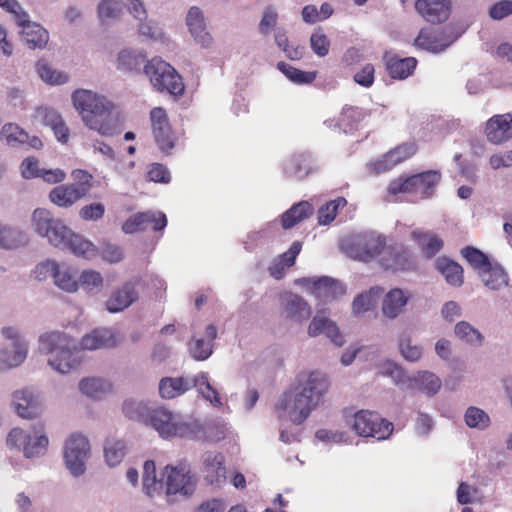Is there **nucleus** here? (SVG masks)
<instances>
[{"instance_id":"nucleus-34","label":"nucleus","mask_w":512,"mask_h":512,"mask_svg":"<svg viewBox=\"0 0 512 512\" xmlns=\"http://www.w3.org/2000/svg\"><path fill=\"white\" fill-rule=\"evenodd\" d=\"M82 199V196L69 184L54 187L49 193V200L61 208H69Z\"/></svg>"},{"instance_id":"nucleus-59","label":"nucleus","mask_w":512,"mask_h":512,"mask_svg":"<svg viewBox=\"0 0 512 512\" xmlns=\"http://www.w3.org/2000/svg\"><path fill=\"white\" fill-rule=\"evenodd\" d=\"M147 178L155 183L168 184L171 181V174L164 164L152 163L148 167Z\"/></svg>"},{"instance_id":"nucleus-57","label":"nucleus","mask_w":512,"mask_h":512,"mask_svg":"<svg viewBox=\"0 0 512 512\" xmlns=\"http://www.w3.org/2000/svg\"><path fill=\"white\" fill-rule=\"evenodd\" d=\"M123 412L130 419L145 422V418L149 411L144 403L127 400L123 404Z\"/></svg>"},{"instance_id":"nucleus-19","label":"nucleus","mask_w":512,"mask_h":512,"mask_svg":"<svg viewBox=\"0 0 512 512\" xmlns=\"http://www.w3.org/2000/svg\"><path fill=\"white\" fill-rule=\"evenodd\" d=\"M138 281H127L113 291L106 301V309L111 313H117L131 306L138 299Z\"/></svg>"},{"instance_id":"nucleus-3","label":"nucleus","mask_w":512,"mask_h":512,"mask_svg":"<svg viewBox=\"0 0 512 512\" xmlns=\"http://www.w3.org/2000/svg\"><path fill=\"white\" fill-rule=\"evenodd\" d=\"M39 351L49 355V365L62 374L70 372L80 364L75 342L60 332H47L41 335Z\"/></svg>"},{"instance_id":"nucleus-47","label":"nucleus","mask_w":512,"mask_h":512,"mask_svg":"<svg viewBox=\"0 0 512 512\" xmlns=\"http://www.w3.org/2000/svg\"><path fill=\"white\" fill-rule=\"evenodd\" d=\"M161 489V480H157L156 465L153 460H147L144 463L143 472V491L149 497L158 494Z\"/></svg>"},{"instance_id":"nucleus-48","label":"nucleus","mask_w":512,"mask_h":512,"mask_svg":"<svg viewBox=\"0 0 512 512\" xmlns=\"http://www.w3.org/2000/svg\"><path fill=\"white\" fill-rule=\"evenodd\" d=\"M278 70H280L289 80L296 84H309L312 83L316 77L317 72H306L298 68H295L283 61L277 64Z\"/></svg>"},{"instance_id":"nucleus-33","label":"nucleus","mask_w":512,"mask_h":512,"mask_svg":"<svg viewBox=\"0 0 512 512\" xmlns=\"http://www.w3.org/2000/svg\"><path fill=\"white\" fill-rule=\"evenodd\" d=\"M407 301L408 298L401 289L390 290L385 295L382 303L383 315L390 319L396 318L403 311Z\"/></svg>"},{"instance_id":"nucleus-23","label":"nucleus","mask_w":512,"mask_h":512,"mask_svg":"<svg viewBox=\"0 0 512 512\" xmlns=\"http://www.w3.org/2000/svg\"><path fill=\"white\" fill-rule=\"evenodd\" d=\"M410 236L426 259L434 258L444 248V240L431 230L415 229Z\"/></svg>"},{"instance_id":"nucleus-32","label":"nucleus","mask_w":512,"mask_h":512,"mask_svg":"<svg viewBox=\"0 0 512 512\" xmlns=\"http://www.w3.org/2000/svg\"><path fill=\"white\" fill-rule=\"evenodd\" d=\"M312 214V205L308 201H300L282 214L281 225L285 230L290 229Z\"/></svg>"},{"instance_id":"nucleus-5","label":"nucleus","mask_w":512,"mask_h":512,"mask_svg":"<svg viewBox=\"0 0 512 512\" xmlns=\"http://www.w3.org/2000/svg\"><path fill=\"white\" fill-rule=\"evenodd\" d=\"M145 423L153 427L164 439L194 438L201 430L198 423L182 421L164 408L149 411Z\"/></svg>"},{"instance_id":"nucleus-50","label":"nucleus","mask_w":512,"mask_h":512,"mask_svg":"<svg viewBox=\"0 0 512 512\" xmlns=\"http://www.w3.org/2000/svg\"><path fill=\"white\" fill-rule=\"evenodd\" d=\"M464 419L468 427L478 430L486 429L491 423L489 415L484 410L475 406L468 407Z\"/></svg>"},{"instance_id":"nucleus-2","label":"nucleus","mask_w":512,"mask_h":512,"mask_svg":"<svg viewBox=\"0 0 512 512\" xmlns=\"http://www.w3.org/2000/svg\"><path fill=\"white\" fill-rule=\"evenodd\" d=\"M72 102L83 123L102 136L116 132L117 121L113 116V103L91 90L78 89L72 94Z\"/></svg>"},{"instance_id":"nucleus-21","label":"nucleus","mask_w":512,"mask_h":512,"mask_svg":"<svg viewBox=\"0 0 512 512\" xmlns=\"http://www.w3.org/2000/svg\"><path fill=\"white\" fill-rule=\"evenodd\" d=\"M485 134L494 144H501L512 138V115L506 113L491 117L486 123Z\"/></svg>"},{"instance_id":"nucleus-8","label":"nucleus","mask_w":512,"mask_h":512,"mask_svg":"<svg viewBox=\"0 0 512 512\" xmlns=\"http://www.w3.org/2000/svg\"><path fill=\"white\" fill-rule=\"evenodd\" d=\"M32 223L34 230L47 237L56 247L65 248L74 234L60 219L53 218L51 212L44 208L34 210Z\"/></svg>"},{"instance_id":"nucleus-7","label":"nucleus","mask_w":512,"mask_h":512,"mask_svg":"<svg viewBox=\"0 0 512 512\" xmlns=\"http://www.w3.org/2000/svg\"><path fill=\"white\" fill-rule=\"evenodd\" d=\"M144 73L158 92H167L173 96L184 93V83L174 67L159 57L147 61Z\"/></svg>"},{"instance_id":"nucleus-51","label":"nucleus","mask_w":512,"mask_h":512,"mask_svg":"<svg viewBox=\"0 0 512 512\" xmlns=\"http://www.w3.org/2000/svg\"><path fill=\"white\" fill-rule=\"evenodd\" d=\"M1 138L10 146L26 143L28 133L13 123L5 124L1 129Z\"/></svg>"},{"instance_id":"nucleus-9","label":"nucleus","mask_w":512,"mask_h":512,"mask_svg":"<svg viewBox=\"0 0 512 512\" xmlns=\"http://www.w3.org/2000/svg\"><path fill=\"white\" fill-rule=\"evenodd\" d=\"M43 425L39 431L34 432V437L24 432L21 428H13L8 433L6 444L9 448L23 451L26 458L38 457L47 450L49 440L43 433Z\"/></svg>"},{"instance_id":"nucleus-24","label":"nucleus","mask_w":512,"mask_h":512,"mask_svg":"<svg viewBox=\"0 0 512 512\" xmlns=\"http://www.w3.org/2000/svg\"><path fill=\"white\" fill-rule=\"evenodd\" d=\"M12 403L21 418L33 419L40 415L41 405L36 396L28 389L13 393Z\"/></svg>"},{"instance_id":"nucleus-35","label":"nucleus","mask_w":512,"mask_h":512,"mask_svg":"<svg viewBox=\"0 0 512 512\" xmlns=\"http://www.w3.org/2000/svg\"><path fill=\"white\" fill-rule=\"evenodd\" d=\"M26 343H18L12 349H0V371L8 370L19 366L27 357Z\"/></svg>"},{"instance_id":"nucleus-30","label":"nucleus","mask_w":512,"mask_h":512,"mask_svg":"<svg viewBox=\"0 0 512 512\" xmlns=\"http://www.w3.org/2000/svg\"><path fill=\"white\" fill-rule=\"evenodd\" d=\"M282 310L287 319L301 323L311 316V307L308 302L299 295L290 294L282 305Z\"/></svg>"},{"instance_id":"nucleus-52","label":"nucleus","mask_w":512,"mask_h":512,"mask_svg":"<svg viewBox=\"0 0 512 512\" xmlns=\"http://www.w3.org/2000/svg\"><path fill=\"white\" fill-rule=\"evenodd\" d=\"M71 177L74 183L70 185L74 186V189H76L82 198L87 196L93 187V175L86 170L74 169L71 172Z\"/></svg>"},{"instance_id":"nucleus-60","label":"nucleus","mask_w":512,"mask_h":512,"mask_svg":"<svg viewBox=\"0 0 512 512\" xmlns=\"http://www.w3.org/2000/svg\"><path fill=\"white\" fill-rule=\"evenodd\" d=\"M121 11L122 6L116 0H103L98 6V15L102 21L117 18Z\"/></svg>"},{"instance_id":"nucleus-16","label":"nucleus","mask_w":512,"mask_h":512,"mask_svg":"<svg viewBox=\"0 0 512 512\" xmlns=\"http://www.w3.org/2000/svg\"><path fill=\"white\" fill-rule=\"evenodd\" d=\"M207 485L221 487L226 482L225 457L222 453L207 452L203 457L201 468Z\"/></svg>"},{"instance_id":"nucleus-13","label":"nucleus","mask_w":512,"mask_h":512,"mask_svg":"<svg viewBox=\"0 0 512 512\" xmlns=\"http://www.w3.org/2000/svg\"><path fill=\"white\" fill-rule=\"evenodd\" d=\"M385 238L376 233H363L356 237L352 256L355 259L368 262L381 254L385 250Z\"/></svg>"},{"instance_id":"nucleus-62","label":"nucleus","mask_w":512,"mask_h":512,"mask_svg":"<svg viewBox=\"0 0 512 512\" xmlns=\"http://www.w3.org/2000/svg\"><path fill=\"white\" fill-rule=\"evenodd\" d=\"M399 348L402 356L410 362L418 361L422 356V349L417 345H412L409 337L401 338Z\"/></svg>"},{"instance_id":"nucleus-45","label":"nucleus","mask_w":512,"mask_h":512,"mask_svg":"<svg viewBox=\"0 0 512 512\" xmlns=\"http://www.w3.org/2000/svg\"><path fill=\"white\" fill-rule=\"evenodd\" d=\"M146 55L143 53H137L135 51L124 49L117 57V69L126 72H132L139 70L143 64Z\"/></svg>"},{"instance_id":"nucleus-39","label":"nucleus","mask_w":512,"mask_h":512,"mask_svg":"<svg viewBox=\"0 0 512 512\" xmlns=\"http://www.w3.org/2000/svg\"><path fill=\"white\" fill-rule=\"evenodd\" d=\"M55 285L69 293L76 292L79 288L78 281L69 267L61 266L57 263L53 274Z\"/></svg>"},{"instance_id":"nucleus-64","label":"nucleus","mask_w":512,"mask_h":512,"mask_svg":"<svg viewBox=\"0 0 512 512\" xmlns=\"http://www.w3.org/2000/svg\"><path fill=\"white\" fill-rule=\"evenodd\" d=\"M21 175L25 179L38 178L41 173L39 160L36 157H26L20 165Z\"/></svg>"},{"instance_id":"nucleus-20","label":"nucleus","mask_w":512,"mask_h":512,"mask_svg":"<svg viewBox=\"0 0 512 512\" xmlns=\"http://www.w3.org/2000/svg\"><path fill=\"white\" fill-rule=\"evenodd\" d=\"M415 9L427 22L442 23L450 15L451 2L449 0H417Z\"/></svg>"},{"instance_id":"nucleus-4","label":"nucleus","mask_w":512,"mask_h":512,"mask_svg":"<svg viewBox=\"0 0 512 512\" xmlns=\"http://www.w3.org/2000/svg\"><path fill=\"white\" fill-rule=\"evenodd\" d=\"M198 478L187 460L166 465L161 471V488L169 501L190 498L196 491Z\"/></svg>"},{"instance_id":"nucleus-53","label":"nucleus","mask_w":512,"mask_h":512,"mask_svg":"<svg viewBox=\"0 0 512 512\" xmlns=\"http://www.w3.org/2000/svg\"><path fill=\"white\" fill-rule=\"evenodd\" d=\"M455 334L460 340L471 345H480L483 341L481 333L465 321L455 326Z\"/></svg>"},{"instance_id":"nucleus-11","label":"nucleus","mask_w":512,"mask_h":512,"mask_svg":"<svg viewBox=\"0 0 512 512\" xmlns=\"http://www.w3.org/2000/svg\"><path fill=\"white\" fill-rule=\"evenodd\" d=\"M90 452L88 439L80 434H72L66 442L64 459L70 472L79 476L85 472V461Z\"/></svg>"},{"instance_id":"nucleus-43","label":"nucleus","mask_w":512,"mask_h":512,"mask_svg":"<svg viewBox=\"0 0 512 512\" xmlns=\"http://www.w3.org/2000/svg\"><path fill=\"white\" fill-rule=\"evenodd\" d=\"M481 280L488 288L498 290L508 284V277L501 266L491 265L490 268L482 272Z\"/></svg>"},{"instance_id":"nucleus-40","label":"nucleus","mask_w":512,"mask_h":512,"mask_svg":"<svg viewBox=\"0 0 512 512\" xmlns=\"http://www.w3.org/2000/svg\"><path fill=\"white\" fill-rule=\"evenodd\" d=\"M26 241V236L20 230L0 223V248L16 249Z\"/></svg>"},{"instance_id":"nucleus-61","label":"nucleus","mask_w":512,"mask_h":512,"mask_svg":"<svg viewBox=\"0 0 512 512\" xmlns=\"http://www.w3.org/2000/svg\"><path fill=\"white\" fill-rule=\"evenodd\" d=\"M310 46L316 55L324 57L329 53L330 41L324 33L317 31L310 37Z\"/></svg>"},{"instance_id":"nucleus-10","label":"nucleus","mask_w":512,"mask_h":512,"mask_svg":"<svg viewBox=\"0 0 512 512\" xmlns=\"http://www.w3.org/2000/svg\"><path fill=\"white\" fill-rule=\"evenodd\" d=\"M353 429L359 436L383 440L392 433L393 424L376 412L360 410L354 415Z\"/></svg>"},{"instance_id":"nucleus-12","label":"nucleus","mask_w":512,"mask_h":512,"mask_svg":"<svg viewBox=\"0 0 512 512\" xmlns=\"http://www.w3.org/2000/svg\"><path fill=\"white\" fill-rule=\"evenodd\" d=\"M296 284L304 287L315 298L326 302L345 293L342 284L330 277H303L297 279Z\"/></svg>"},{"instance_id":"nucleus-6","label":"nucleus","mask_w":512,"mask_h":512,"mask_svg":"<svg viewBox=\"0 0 512 512\" xmlns=\"http://www.w3.org/2000/svg\"><path fill=\"white\" fill-rule=\"evenodd\" d=\"M440 180L441 174L435 170L410 176L401 175L389 183L387 190L391 195L408 194L415 199L423 200L433 195Z\"/></svg>"},{"instance_id":"nucleus-58","label":"nucleus","mask_w":512,"mask_h":512,"mask_svg":"<svg viewBox=\"0 0 512 512\" xmlns=\"http://www.w3.org/2000/svg\"><path fill=\"white\" fill-rule=\"evenodd\" d=\"M345 202L344 198H338L337 200L330 201L326 205L322 206L318 210V222L321 225H327L331 223L336 215L338 208L341 203Z\"/></svg>"},{"instance_id":"nucleus-27","label":"nucleus","mask_w":512,"mask_h":512,"mask_svg":"<svg viewBox=\"0 0 512 512\" xmlns=\"http://www.w3.org/2000/svg\"><path fill=\"white\" fill-rule=\"evenodd\" d=\"M451 41L445 36L443 30L422 29L414 40V45L418 48L441 52L445 50Z\"/></svg>"},{"instance_id":"nucleus-56","label":"nucleus","mask_w":512,"mask_h":512,"mask_svg":"<svg viewBox=\"0 0 512 512\" xmlns=\"http://www.w3.org/2000/svg\"><path fill=\"white\" fill-rule=\"evenodd\" d=\"M36 67L41 79L47 83L62 84L67 81V75L53 70L44 60L38 61Z\"/></svg>"},{"instance_id":"nucleus-63","label":"nucleus","mask_w":512,"mask_h":512,"mask_svg":"<svg viewBox=\"0 0 512 512\" xmlns=\"http://www.w3.org/2000/svg\"><path fill=\"white\" fill-rule=\"evenodd\" d=\"M150 122L152 132L171 127L167 112L162 107H155L150 111Z\"/></svg>"},{"instance_id":"nucleus-38","label":"nucleus","mask_w":512,"mask_h":512,"mask_svg":"<svg viewBox=\"0 0 512 512\" xmlns=\"http://www.w3.org/2000/svg\"><path fill=\"white\" fill-rule=\"evenodd\" d=\"M65 248L69 249L74 255L85 259H92L98 254L97 247L91 241L75 233Z\"/></svg>"},{"instance_id":"nucleus-14","label":"nucleus","mask_w":512,"mask_h":512,"mask_svg":"<svg viewBox=\"0 0 512 512\" xmlns=\"http://www.w3.org/2000/svg\"><path fill=\"white\" fill-rule=\"evenodd\" d=\"M379 262L385 270L392 271H407L415 267L411 251L402 244L385 247Z\"/></svg>"},{"instance_id":"nucleus-46","label":"nucleus","mask_w":512,"mask_h":512,"mask_svg":"<svg viewBox=\"0 0 512 512\" xmlns=\"http://www.w3.org/2000/svg\"><path fill=\"white\" fill-rule=\"evenodd\" d=\"M78 284L87 293L97 294L103 288L104 279L100 272L93 269H87L81 272Z\"/></svg>"},{"instance_id":"nucleus-54","label":"nucleus","mask_w":512,"mask_h":512,"mask_svg":"<svg viewBox=\"0 0 512 512\" xmlns=\"http://www.w3.org/2000/svg\"><path fill=\"white\" fill-rule=\"evenodd\" d=\"M190 355L196 361L208 359L213 352V345L202 338H192L188 343Z\"/></svg>"},{"instance_id":"nucleus-25","label":"nucleus","mask_w":512,"mask_h":512,"mask_svg":"<svg viewBox=\"0 0 512 512\" xmlns=\"http://www.w3.org/2000/svg\"><path fill=\"white\" fill-rule=\"evenodd\" d=\"M384 63L386 72L392 79L403 80L413 74L418 62L414 57L400 58L397 55L386 54Z\"/></svg>"},{"instance_id":"nucleus-28","label":"nucleus","mask_w":512,"mask_h":512,"mask_svg":"<svg viewBox=\"0 0 512 512\" xmlns=\"http://www.w3.org/2000/svg\"><path fill=\"white\" fill-rule=\"evenodd\" d=\"M435 270L440 273L446 282L454 287H460L464 282L463 267L454 260L442 256L436 259L434 263Z\"/></svg>"},{"instance_id":"nucleus-55","label":"nucleus","mask_w":512,"mask_h":512,"mask_svg":"<svg viewBox=\"0 0 512 512\" xmlns=\"http://www.w3.org/2000/svg\"><path fill=\"white\" fill-rule=\"evenodd\" d=\"M156 145L163 154H170L175 146L176 138L171 127L152 132Z\"/></svg>"},{"instance_id":"nucleus-29","label":"nucleus","mask_w":512,"mask_h":512,"mask_svg":"<svg viewBox=\"0 0 512 512\" xmlns=\"http://www.w3.org/2000/svg\"><path fill=\"white\" fill-rule=\"evenodd\" d=\"M80 345L86 350L111 348L117 345V336L111 329H95L83 336Z\"/></svg>"},{"instance_id":"nucleus-31","label":"nucleus","mask_w":512,"mask_h":512,"mask_svg":"<svg viewBox=\"0 0 512 512\" xmlns=\"http://www.w3.org/2000/svg\"><path fill=\"white\" fill-rule=\"evenodd\" d=\"M192 388L190 378L164 377L159 382V394L164 399H173Z\"/></svg>"},{"instance_id":"nucleus-15","label":"nucleus","mask_w":512,"mask_h":512,"mask_svg":"<svg viewBox=\"0 0 512 512\" xmlns=\"http://www.w3.org/2000/svg\"><path fill=\"white\" fill-rule=\"evenodd\" d=\"M167 225V217L162 212H139L130 216L122 225L126 234H133L146 230L152 226L154 231H161Z\"/></svg>"},{"instance_id":"nucleus-42","label":"nucleus","mask_w":512,"mask_h":512,"mask_svg":"<svg viewBox=\"0 0 512 512\" xmlns=\"http://www.w3.org/2000/svg\"><path fill=\"white\" fill-rule=\"evenodd\" d=\"M461 255L478 272L479 276L492 265L487 255L472 246L464 247L461 250Z\"/></svg>"},{"instance_id":"nucleus-37","label":"nucleus","mask_w":512,"mask_h":512,"mask_svg":"<svg viewBox=\"0 0 512 512\" xmlns=\"http://www.w3.org/2000/svg\"><path fill=\"white\" fill-rule=\"evenodd\" d=\"M382 293V288L372 287L369 291L359 294L352 303L353 313L355 315H362L373 309Z\"/></svg>"},{"instance_id":"nucleus-22","label":"nucleus","mask_w":512,"mask_h":512,"mask_svg":"<svg viewBox=\"0 0 512 512\" xmlns=\"http://www.w3.org/2000/svg\"><path fill=\"white\" fill-rule=\"evenodd\" d=\"M186 24L194 40L202 47L208 48L212 45L213 39L206 30L204 15L199 7L193 6L186 16Z\"/></svg>"},{"instance_id":"nucleus-36","label":"nucleus","mask_w":512,"mask_h":512,"mask_svg":"<svg viewBox=\"0 0 512 512\" xmlns=\"http://www.w3.org/2000/svg\"><path fill=\"white\" fill-rule=\"evenodd\" d=\"M410 386L417 388L427 395L436 394L441 388V380L434 373L428 371L418 372L413 378H409Z\"/></svg>"},{"instance_id":"nucleus-26","label":"nucleus","mask_w":512,"mask_h":512,"mask_svg":"<svg viewBox=\"0 0 512 512\" xmlns=\"http://www.w3.org/2000/svg\"><path fill=\"white\" fill-rule=\"evenodd\" d=\"M323 333L335 345L342 346L344 344L343 336L341 335L336 323L318 313L313 317L309 324L308 334L311 337H316Z\"/></svg>"},{"instance_id":"nucleus-17","label":"nucleus","mask_w":512,"mask_h":512,"mask_svg":"<svg viewBox=\"0 0 512 512\" xmlns=\"http://www.w3.org/2000/svg\"><path fill=\"white\" fill-rule=\"evenodd\" d=\"M417 152V145L414 142L402 143L388 151L373 164L375 173H385L398 164L410 159Z\"/></svg>"},{"instance_id":"nucleus-44","label":"nucleus","mask_w":512,"mask_h":512,"mask_svg":"<svg viewBox=\"0 0 512 512\" xmlns=\"http://www.w3.org/2000/svg\"><path fill=\"white\" fill-rule=\"evenodd\" d=\"M285 171L289 177L303 179L311 171V161L305 155L293 156L288 160Z\"/></svg>"},{"instance_id":"nucleus-18","label":"nucleus","mask_w":512,"mask_h":512,"mask_svg":"<svg viewBox=\"0 0 512 512\" xmlns=\"http://www.w3.org/2000/svg\"><path fill=\"white\" fill-rule=\"evenodd\" d=\"M16 23L21 27V38L31 49L43 48L48 42L49 35L45 28L41 25L31 22L28 14L20 13L17 16Z\"/></svg>"},{"instance_id":"nucleus-1","label":"nucleus","mask_w":512,"mask_h":512,"mask_svg":"<svg viewBox=\"0 0 512 512\" xmlns=\"http://www.w3.org/2000/svg\"><path fill=\"white\" fill-rule=\"evenodd\" d=\"M328 388L329 381L326 375L312 372L304 381H300L297 386L283 395V398L277 404V409H289L291 421L295 424H301L308 418L311 411L320 404Z\"/></svg>"},{"instance_id":"nucleus-41","label":"nucleus","mask_w":512,"mask_h":512,"mask_svg":"<svg viewBox=\"0 0 512 512\" xmlns=\"http://www.w3.org/2000/svg\"><path fill=\"white\" fill-rule=\"evenodd\" d=\"M126 454V443L120 439H107L104 446V456L111 467L122 462Z\"/></svg>"},{"instance_id":"nucleus-49","label":"nucleus","mask_w":512,"mask_h":512,"mask_svg":"<svg viewBox=\"0 0 512 512\" xmlns=\"http://www.w3.org/2000/svg\"><path fill=\"white\" fill-rule=\"evenodd\" d=\"M79 388L88 397L98 399L109 391L111 386L110 383L99 378H86L80 382Z\"/></svg>"}]
</instances>
